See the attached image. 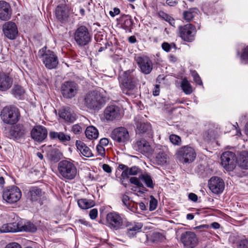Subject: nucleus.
I'll return each instance as SVG.
<instances>
[{
    "label": "nucleus",
    "mask_w": 248,
    "mask_h": 248,
    "mask_svg": "<svg viewBox=\"0 0 248 248\" xmlns=\"http://www.w3.org/2000/svg\"><path fill=\"white\" fill-rule=\"evenodd\" d=\"M130 175V174L128 169V170L123 171L121 174V177H122L123 179H125L128 178Z\"/></svg>",
    "instance_id": "obj_59"
},
{
    "label": "nucleus",
    "mask_w": 248,
    "mask_h": 248,
    "mask_svg": "<svg viewBox=\"0 0 248 248\" xmlns=\"http://www.w3.org/2000/svg\"><path fill=\"white\" fill-rule=\"evenodd\" d=\"M193 77L194 80L197 84H199L200 85L202 84V81L200 77H199V75L197 73H194L193 74Z\"/></svg>",
    "instance_id": "obj_52"
},
{
    "label": "nucleus",
    "mask_w": 248,
    "mask_h": 248,
    "mask_svg": "<svg viewBox=\"0 0 248 248\" xmlns=\"http://www.w3.org/2000/svg\"><path fill=\"white\" fill-rule=\"evenodd\" d=\"M120 12V10L118 8H114L113 11H109V15L112 17H114L115 16L118 15Z\"/></svg>",
    "instance_id": "obj_58"
},
{
    "label": "nucleus",
    "mask_w": 248,
    "mask_h": 248,
    "mask_svg": "<svg viewBox=\"0 0 248 248\" xmlns=\"http://www.w3.org/2000/svg\"><path fill=\"white\" fill-rule=\"evenodd\" d=\"M137 63L141 72L145 74H149L152 69L153 64L151 61L147 57L137 58Z\"/></svg>",
    "instance_id": "obj_20"
},
{
    "label": "nucleus",
    "mask_w": 248,
    "mask_h": 248,
    "mask_svg": "<svg viewBox=\"0 0 248 248\" xmlns=\"http://www.w3.org/2000/svg\"><path fill=\"white\" fill-rule=\"evenodd\" d=\"M11 14L10 4L5 1H0V19L3 21L9 20Z\"/></svg>",
    "instance_id": "obj_24"
},
{
    "label": "nucleus",
    "mask_w": 248,
    "mask_h": 248,
    "mask_svg": "<svg viewBox=\"0 0 248 248\" xmlns=\"http://www.w3.org/2000/svg\"><path fill=\"white\" fill-rule=\"evenodd\" d=\"M124 16L125 17V19L122 23V27L125 30L130 31L133 24V20L128 15H124Z\"/></svg>",
    "instance_id": "obj_43"
},
{
    "label": "nucleus",
    "mask_w": 248,
    "mask_h": 248,
    "mask_svg": "<svg viewBox=\"0 0 248 248\" xmlns=\"http://www.w3.org/2000/svg\"><path fill=\"white\" fill-rule=\"evenodd\" d=\"M74 39L78 46H85L91 42L92 34L86 27L81 26L76 30L74 33Z\"/></svg>",
    "instance_id": "obj_6"
},
{
    "label": "nucleus",
    "mask_w": 248,
    "mask_h": 248,
    "mask_svg": "<svg viewBox=\"0 0 248 248\" xmlns=\"http://www.w3.org/2000/svg\"><path fill=\"white\" fill-rule=\"evenodd\" d=\"M209 228V226L207 224L201 225L198 226H196L194 228V230H200L202 231V229H208Z\"/></svg>",
    "instance_id": "obj_62"
},
{
    "label": "nucleus",
    "mask_w": 248,
    "mask_h": 248,
    "mask_svg": "<svg viewBox=\"0 0 248 248\" xmlns=\"http://www.w3.org/2000/svg\"><path fill=\"white\" fill-rule=\"evenodd\" d=\"M13 79L6 74H0V91H5L11 88Z\"/></svg>",
    "instance_id": "obj_28"
},
{
    "label": "nucleus",
    "mask_w": 248,
    "mask_h": 248,
    "mask_svg": "<svg viewBox=\"0 0 248 248\" xmlns=\"http://www.w3.org/2000/svg\"><path fill=\"white\" fill-rule=\"evenodd\" d=\"M198 11V9L196 8H190L189 10L184 11L183 13L184 19L188 22L191 21L197 14Z\"/></svg>",
    "instance_id": "obj_35"
},
{
    "label": "nucleus",
    "mask_w": 248,
    "mask_h": 248,
    "mask_svg": "<svg viewBox=\"0 0 248 248\" xmlns=\"http://www.w3.org/2000/svg\"><path fill=\"white\" fill-rule=\"evenodd\" d=\"M181 239L185 246L190 248H195L198 242L195 233L189 231L183 233L181 235Z\"/></svg>",
    "instance_id": "obj_16"
},
{
    "label": "nucleus",
    "mask_w": 248,
    "mask_h": 248,
    "mask_svg": "<svg viewBox=\"0 0 248 248\" xmlns=\"http://www.w3.org/2000/svg\"><path fill=\"white\" fill-rule=\"evenodd\" d=\"M105 103V98L98 92H91L84 96V104L90 109L99 110Z\"/></svg>",
    "instance_id": "obj_2"
},
{
    "label": "nucleus",
    "mask_w": 248,
    "mask_h": 248,
    "mask_svg": "<svg viewBox=\"0 0 248 248\" xmlns=\"http://www.w3.org/2000/svg\"><path fill=\"white\" fill-rule=\"evenodd\" d=\"M238 164L242 169H248V152H242L238 160Z\"/></svg>",
    "instance_id": "obj_33"
},
{
    "label": "nucleus",
    "mask_w": 248,
    "mask_h": 248,
    "mask_svg": "<svg viewBox=\"0 0 248 248\" xmlns=\"http://www.w3.org/2000/svg\"><path fill=\"white\" fill-rule=\"evenodd\" d=\"M21 197V191L16 186L8 187L3 191V200L9 203L16 202L20 200Z\"/></svg>",
    "instance_id": "obj_8"
},
{
    "label": "nucleus",
    "mask_w": 248,
    "mask_h": 248,
    "mask_svg": "<svg viewBox=\"0 0 248 248\" xmlns=\"http://www.w3.org/2000/svg\"><path fill=\"white\" fill-rule=\"evenodd\" d=\"M102 168L105 172L108 173H110L112 171L111 167L106 164L103 165Z\"/></svg>",
    "instance_id": "obj_61"
},
{
    "label": "nucleus",
    "mask_w": 248,
    "mask_h": 248,
    "mask_svg": "<svg viewBox=\"0 0 248 248\" xmlns=\"http://www.w3.org/2000/svg\"><path fill=\"white\" fill-rule=\"evenodd\" d=\"M108 144V140L107 138H102L99 141V145L102 146H106Z\"/></svg>",
    "instance_id": "obj_60"
},
{
    "label": "nucleus",
    "mask_w": 248,
    "mask_h": 248,
    "mask_svg": "<svg viewBox=\"0 0 248 248\" xmlns=\"http://www.w3.org/2000/svg\"><path fill=\"white\" fill-rule=\"evenodd\" d=\"M38 55L42 58L43 62L47 69H54L58 66L59 60L57 56L54 52L47 50L46 46L39 51Z\"/></svg>",
    "instance_id": "obj_5"
},
{
    "label": "nucleus",
    "mask_w": 248,
    "mask_h": 248,
    "mask_svg": "<svg viewBox=\"0 0 248 248\" xmlns=\"http://www.w3.org/2000/svg\"><path fill=\"white\" fill-rule=\"evenodd\" d=\"M179 35L181 39L187 42H191L195 39L196 33L195 27L191 24H187L178 27Z\"/></svg>",
    "instance_id": "obj_7"
},
{
    "label": "nucleus",
    "mask_w": 248,
    "mask_h": 248,
    "mask_svg": "<svg viewBox=\"0 0 248 248\" xmlns=\"http://www.w3.org/2000/svg\"><path fill=\"white\" fill-rule=\"evenodd\" d=\"M96 150L98 154L102 156H104L105 155V150L104 146H101L99 144L97 145L96 146Z\"/></svg>",
    "instance_id": "obj_51"
},
{
    "label": "nucleus",
    "mask_w": 248,
    "mask_h": 248,
    "mask_svg": "<svg viewBox=\"0 0 248 248\" xmlns=\"http://www.w3.org/2000/svg\"><path fill=\"white\" fill-rule=\"evenodd\" d=\"M172 46H173V47L174 48L176 47L175 44L174 43H172L171 45H170L167 42H164L162 44V48L166 52H169Z\"/></svg>",
    "instance_id": "obj_46"
},
{
    "label": "nucleus",
    "mask_w": 248,
    "mask_h": 248,
    "mask_svg": "<svg viewBox=\"0 0 248 248\" xmlns=\"http://www.w3.org/2000/svg\"><path fill=\"white\" fill-rule=\"evenodd\" d=\"M241 58L243 60L248 61V46L243 50Z\"/></svg>",
    "instance_id": "obj_53"
},
{
    "label": "nucleus",
    "mask_w": 248,
    "mask_h": 248,
    "mask_svg": "<svg viewBox=\"0 0 248 248\" xmlns=\"http://www.w3.org/2000/svg\"><path fill=\"white\" fill-rule=\"evenodd\" d=\"M137 129L140 134H143L151 129V125L148 123H140L137 124Z\"/></svg>",
    "instance_id": "obj_40"
},
{
    "label": "nucleus",
    "mask_w": 248,
    "mask_h": 248,
    "mask_svg": "<svg viewBox=\"0 0 248 248\" xmlns=\"http://www.w3.org/2000/svg\"><path fill=\"white\" fill-rule=\"evenodd\" d=\"M59 116L65 121L70 123H73L76 119L74 114L69 107L62 108L59 111Z\"/></svg>",
    "instance_id": "obj_27"
},
{
    "label": "nucleus",
    "mask_w": 248,
    "mask_h": 248,
    "mask_svg": "<svg viewBox=\"0 0 248 248\" xmlns=\"http://www.w3.org/2000/svg\"><path fill=\"white\" fill-rule=\"evenodd\" d=\"M111 138L117 142L125 144L130 139V136L127 129L124 127L115 128L111 133Z\"/></svg>",
    "instance_id": "obj_9"
},
{
    "label": "nucleus",
    "mask_w": 248,
    "mask_h": 248,
    "mask_svg": "<svg viewBox=\"0 0 248 248\" xmlns=\"http://www.w3.org/2000/svg\"><path fill=\"white\" fill-rule=\"evenodd\" d=\"M62 93L64 98H72L77 93L78 85L74 81H65L62 86Z\"/></svg>",
    "instance_id": "obj_12"
},
{
    "label": "nucleus",
    "mask_w": 248,
    "mask_h": 248,
    "mask_svg": "<svg viewBox=\"0 0 248 248\" xmlns=\"http://www.w3.org/2000/svg\"><path fill=\"white\" fill-rule=\"evenodd\" d=\"M71 130L75 134H80L82 133V128L80 125L76 124L72 126Z\"/></svg>",
    "instance_id": "obj_47"
},
{
    "label": "nucleus",
    "mask_w": 248,
    "mask_h": 248,
    "mask_svg": "<svg viewBox=\"0 0 248 248\" xmlns=\"http://www.w3.org/2000/svg\"><path fill=\"white\" fill-rule=\"evenodd\" d=\"M157 201L153 196H151V200L149 203V210L152 211L155 210L157 207Z\"/></svg>",
    "instance_id": "obj_45"
},
{
    "label": "nucleus",
    "mask_w": 248,
    "mask_h": 248,
    "mask_svg": "<svg viewBox=\"0 0 248 248\" xmlns=\"http://www.w3.org/2000/svg\"><path fill=\"white\" fill-rule=\"evenodd\" d=\"M221 164L227 170L231 171L235 167L236 156L234 153L231 151L224 152L221 156Z\"/></svg>",
    "instance_id": "obj_11"
},
{
    "label": "nucleus",
    "mask_w": 248,
    "mask_h": 248,
    "mask_svg": "<svg viewBox=\"0 0 248 248\" xmlns=\"http://www.w3.org/2000/svg\"><path fill=\"white\" fill-rule=\"evenodd\" d=\"M5 248H21V247L18 244L14 242L8 244Z\"/></svg>",
    "instance_id": "obj_56"
},
{
    "label": "nucleus",
    "mask_w": 248,
    "mask_h": 248,
    "mask_svg": "<svg viewBox=\"0 0 248 248\" xmlns=\"http://www.w3.org/2000/svg\"><path fill=\"white\" fill-rule=\"evenodd\" d=\"M155 161L158 165H163L167 162V155L164 152L160 151L156 155Z\"/></svg>",
    "instance_id": "obj_36"
},
{
    "label": "nucleus",
    "mask_w": 248,
    "mask_h": 248,
    "mask_svg": "<svg viewBox=\"0 0 248 248\" xmlns=\"http://www.w3.org/2000/svg\"><path fill=\"white\" fill-rule=\"evenodd\" d=\"M160 90L159 88V85H156L155 88V89L154 90L153 92V94L154 96H157L159 94Z\"/></svg>",
    "instance_id": "obj_64"
},
{
    "label": "nucleus",
    "mask_w": 248,
    "mask_h": 248,
    "mask_svg": "<svg viewBox=\"0 0 248 248\" xmlns=\"http://www.w3.org/2000/svg\"><path fill=\"white\" fill-rule=\"evenodd\" d=\"M78 206L82 209H89L94 206L93 201L87 199H81L78 200Z\"/></svg>",
    "instance_id": "obj_34"
},
{
    "label": "nucleus",
    "mask_w": 248,
    "mask_h": 248,
    "mask_svg": "<svg viewBox=\"0 0 248 248\" xmlns=\"http://www.w3.org/2000/svg\"><path fill=\"white\" fill-rule=\"evenodd\" d=\"M188 198L192 202H196L198 200V196L193 193H190L188 195Z\"/></svg>",
    "instance_id": "obj_57"
},
{
    "label": "nucleus",
    "mask_w": 248,
    "mask_h": 248,
    "mask_svg": "<svg viewBox=\"0 0 248 248\" xmlns=\"http://www.w3.org/2000/svg\"><path fill=\"white\" fill-rule=\"evenodd\" d=\"M120 108L115 105L108 106L104 110V117L107 120L113 121L120 116Z\"/></svg>",
    "instance_id": "obj_21"
},
{
    "label": "nucleus",
    "mask_w": 248,
    "mask_h": 248,
    "mask_svg": "<svg viewBox=\"0 0 248 248\" xmlns=\"http://www.w3.org/2000/svg\"><path fill=\"white\" fill-rule=\"evenodd\" d=\"M98 215V211L96 209L93 208L90 211L89 216L92 219H94Z\"/></svg>",
    "instance_id": "obj_50"
},
{
    "label": "nucleus",
    "mask_w": 248,
    "mask_h": 248,
    "mask_svg": "<svg viewBox=\"0 0 248 248\" xmlns=\"http://www.w3.org/2000/svg\"><path fill=\"white\" fill-rule=\"evenodd\" d=\"M27 132V129L22 124H18L11 127L9 134L12 138L19 139L24 136Z\"/></svg>",
    "instance_id": "obj_25"
},
{
    "label": "nucleus",
    "mask_w": 248,
    "mask_h": 248,
    "mask_svg": "<svg viewBox=\"0 0 248 248\" xmlns=\"http://www.w3.org/2000/svg\"><path fill=\"white\" fill-rule=\"evenodd\" d=\"M129 171L130 175H136L140 172V169L136 166H133L131 168H129Z\"/></svg>",
    "instance_id": "obj_49"
},
{
    "label": "nucleus",
    "mask_w": 248,
    "mask_h": 248,
    "mask_svg": "<svg viewBox=\"0 0 248 248\" xmlns=\"http://www.w3.org/2000/svg\"><path fill=\"white\" fill-rule=\"evenodd\" d=\"M85 133L86 137L89 140L96 139L99 135L98 130L93 126H88Z\"/></svg>",
    "instance_id": "obj_32"
},
{
    "label": "nucleus",
    "mask_w": 248,
    "mask_h": 248,
    "mask_svg": "<svg viewBox=\"0 0 248 248\" xmlns=\"http://www.w3.org/2000/svg\"><path fill=\"white\" fill-rule=\"evenodd\" d=\"M133 147L136 151L142 154L148 153L151 151V147L149 143L144 139H138L133 144Z\"/></svg>",
    "instance_id": "obj_23"
},
{
    "label": "nucleus",
    "mask_w": 248,
    "mask_h": 248,
    "mask_svg": "<svg viewBox=\"0 0 248 248\" xmlns=\"http://www.w3.org/2000/svg\"><path fill=\"white\" fill-rule=\"evenodd\" d=\"M209 189L215 194H219L223 192L224 189V182L218 177H212L208 181Z\"/></svg>",
    "instance_id": "obj_15"
},
{
    "label": "nucleus",
    "mask_w": 248,
    "mask_h": 248,
    "mask_svg": "<svg viewBox=\"0 0 248 248\" xmlns=\"http://www.w3.org/2000/svg\"><path fill=\"white\" fill-rule=\"evenodd\" d=\"M46 200V194L42 191L41 187L36 186H32V202H37L40 206Z\"/></svg>",
    "instance_id": "obj_18"
},
{
    "label": "nucleus",
    "mask_w": 248,
    "mask_h": 248,
    "mask_svg": "<svg viewBox=\"0 0 248 248\" xmlns=\"http://www.w3.org/2000/svg\"><path fill=\"white\" fill-rule=\"evenodd\" d=\"M170 140L174 145H180L181 144V138L176 135L172 134L170 135Z\"/></svg>",
    "instance_id": "obj_44"
},
{
    "label": "nucleus",
    "mask_w": 248,
    "mask_h": 248,
    "mask_svg": "<svg viewBox=\"0 0 248 248\" xmlns=\"http://www.w3.org/2000/svg\"><path fill=\"white\" fill-rule=\"evenodd\" d=\"M237 248H248V240L244 239L237 243Z\"/></svg>",
    "instance_id": "obj_48"
},
{
    "label": "nucleus",
    "mask_w": 248,
    "mask_h": 248,
    "mask_svg": "<svg viewBox=\"0 0 248 248\" xmlns=\"http://www.w3.org/2000/svg\"><path fill=\"white\" fill-rule=\"evenodd\" d=\"M58 170L59 173L66 179L72 180L77 174V169L73 162L63 160L58 163Z\"/></svg>",
    "instance_id": "obj_4"
},
{
    "label": "nucleus",
    "mask_w": 248,
    "mask_h": 248,
    "mask_svg": "<svg viewBox=\"0 0 248 248\" xmlns=\"http://www.w3.org/2000/svg\"><path fill=\"white\" fill-rule=\"evenodd\" d=\"M143 224L140 222H127L126 224V235L129 238H134L141 232Z\"/></svg>",
    "instance_id": "obj_19"
},
{
    "label": "nucleus",
    "mask_w": 248,
    "mask_h": 248,
    "mask_svg": "<svg viewBox=\"0 0 248 248\" xmlns=\"http://www.w3.org/2000/svg\"><path fill=\"white\" fill-rule=\"evenodd\" d=\"M0 117L2 122L7 124H16L20 119L18 108L15 106H6L0 112Z\"/></svg>",
    "instance_id": "obj_3"
},
{
    "label": "nucleus",
    "mask_w": 248,
    "mask_h": 248,
    "mask_svg": "<svg viewBox=\"0 0 248 248\" xmlns=\"http://www.w3.org/2000/svg\"><path fill=\"white\" fill-rule=\"evenodd\" d=\"M181 87L183 91L186 94H190L192 93V88L186 79L184 78L182 80Z\"/></svg>",
    "instance_id": "obj_39"
},
{
    "label": "nucleus",
    "mask_w": 248,
    "mask_h": 248,
    "mask_svg": "<svg viewBox=\"0 0 248 248\" xmlns=\"http://www.w3.org/2000/svg\"><path fill=\"white\" fill-rule=\"evenodd\" d=\"M2 31L4 36L11 40L16 39L18 33L17 26L11 21L6 22L3 25Z\"/></svg>",
    "instance_id": "obj_14"
},
{
    "label": "nucleus",
    "mask_w": 248,
    "mask_h": 248,
    "mask_svg": "<svg viewBox=\"0 0 248 248\" xmlns=\"http://www.w3.org/2000/svg\"><path fill=\"white\" fill-rule=\"evenodd\" d=\"M55 15L57 19L62 23L68 20L69 13L67 6L64 4H60L55 9Z\"/></svg>",
    "instance_id": "obj_22"
},
{
    "label": "nucleus",
    "mask_w": 248,
    "mask_h": 248,
    "mask_svg": "<svg viewBox=\"0 0 248 248\" xmlns=\"http://www.w3.org/2000/svg\"><path fill=\"white\" fill-rule=\"evenodd\" d=\"M140 179H139V178H138L135 177H133L130 179V182L131 184L136 185L138 187H139L140 188H141V189L143 191L140 190L139 191V192L140 193H144V191H147V190L144 186L143 184L140 182Z\"/></svg>",
    "instance_id": "obj_42"
},
{
    "label": "nucleus",
    "mask_w": 248,
    "mask_h": 248,
    "mask_svg": "<svg viewBox=\"0 0 248 248\" xmlns=\"http://www.w3.org/2000/svg\"><path fill=\"white\" fill-rule=\"evenodd\" d=\"M159 16L162 18L164 19L165 20L167 21L169 20V18L170 17L168 14L165 13L163 11H159L158 12Z\"/></svg>",
    "instance_id": "obj_54"
},
{
    "label": "nucleus",
    "mask_w": 248,
    "mask_h": 248,
    "mask_svg": "<svg viewBox=\"0 0 248 248\" xmlns=\"http://www.w3.org/2000/svg\"><path fill=\"white\" fill-rule=\"evenodd\" d=\"M214 133L212 132H205L203 135V137L205 140H209L213 137Z\"/></svg>",
    "instance_id": "obj_55"
},
{
    "label": "nucleus",
    "mask_w": 248,
    "mask_h": 248,
    "mask_svg": "<svg viewBox=\"0 0 248 248\" xmlns=\"http://www.w3.org/2000/svg\"><path fill=\"white\" fill-rule=\"evenodd\" d=\"M133 70L124 71L119 76L120 86L123 93L128 95L134 94L137 79L132 74Z\"/></svg>",
    "instance_id": "obj_1"
},
{
    "label": "nucleus",
    "mask_w": 248,
    "mask_h": 248,
    "mask_svg": "<svg viewBox=\"0 0 248 248\" xmlns=\"http://www.w3.org/2000/svg\"><path fill=\"white\" fill-rule=\"evenodd\" d=\"M12 94L16 98L23 99L26 95L23 87L19 85H15L11 91Z\"/></svg>",
    "instance_id": "obj_31"
},
{
    "label": "nucleus",
    "mask_w": 248,
    "mask_h": 248,
    "mask_svg": "<svg viewBox=\"0 0 248 248\" xmlns=\"http://www.w3.org/2000/svg\"><path fill=\"white\" fill-rule=\"evenodd\" d=\"M76 145L78 149L80 151L83 156L86 157L93 156V155L91 150L84 142L80 140H77Z\"/></svg>",
    "instance_id": "obj_29"
},
{
    "label": "nucleus",
    "mask_w": 248,
    "mask_h": 248,
    "mask_svg": "<svg viewBox=\"0 0 248 248\" xmlns=\"http://www.w3.org/2000/svg\"><path fill=\"white\" fill-rule=\"evenodd\" d=\"M49 136L51 139H58L60 142L63 143L69 141L71 140L69 135H66L63 132L51 131L49 132Z\"/></svg>",
    "instance_id": "obj_30"
},
{
    "label": "nucleus",
    "mask_w": 248,
    "mask_h": 248,
    "mask_svg": "<svg viewBox=\"0 0 248 248\" xmlns=\"http://www.w3.org/2000/svg\"><path fill=\"white\" fill-rule=\"evenodd\" d=\"M14 223V226L17 229L16 232H30L31 230V223L29 221H26L25 220L18 219Z\"/></svg>",
    "instance_id": "obj_26"
},
{
    "label": "nucleus",
    "mask_w": 248,
    "mask_h": 248,
    "mask_svg": "<svg viewBox=\"0 0 248 248\" xmlns=\"http://www.w3.org/2000/svg\"><path fill=\"white\" fill-rule=\"evenodd\" d=\"M17 229L14 226V223H9L3 224L0 227V232L2 233L16 232V229Z\"/></svg>",
    "instance_id": "obj_38"
},
{
    "label": "nucleus",
    "mask_w": 248,
    "mask_h": 248,
    "mask_svg": "<svg viewBox=\"0 0 248 248\" xmlns=\"http://www.w3.org/2000/svg\"><path fill=\"white\" fill-rule=\"evenodd\" d=\"M139 179L142 180L146 186L150 188H153L154 185L152 177L148 174H142L139 176Z\"/></svg>",
    "instance_id": "obj_37"
},
{
    "label": "nucleus",
    "mask_w": 248,
    "mask_h": 248,
    "mask_svg": "<svg viewBox=\"0 0 248 248\" xmlns=\"http://www.w3.org/2000/svg\"><path fill=\"white\" fill-rule=\"evenodd\" d=\"M46 129L40 125L34 126L32 129V139L35 141L42 142L47 137Z\"/></svg>",
    "instance_id": "obj_17"
},
{
    "label": "nucleus",
    "mask_w": 248,
    "mask_h": 248,
    "mask_svg": "<svg viewBox=\"0 0 248 248\" xmlns=\"http://www.w3.org/2000/svg\"><path fill=\"white\" fill-rule=\"evenodd\" d=\"M177 155L180 160L185 163H191L196 157L194 149L188 146L181 147L178 151Z\"/></svg>",
    "instance_id": "obj_10"
},
{
    "label": "nucleus",
    "mask_w": 248,
    "mask_h": 248,
    "mask_svg": "<svg viewBox=\"0 0 248 248\" xmlns=\"http://www.w3.org/2000/svg\"><path fill=\"white\" fill-rule=\"evenodd\" d=\"M60 154L58 150H52L48 154V157L50 161L57 162L60 159Z\"/></svg>",
    "instance_id": "obj_41"
},
{
    "label": "nucleus",
    "mask_w": 248,
    "mask_h": 248,
    "mask_svg": "<svg viewBox=\"0 0 248 248\" xmlns=\"http://www.w3.org/2000/svg\"><path fill=\"white\" fill-rule=\"evenodd\" d=\"M107 220L109 227L114 230L121 229L124 226L122 217L115 212L108 213L107 216Z\"/></svg>",
    "instance_id": "obj_13"
},
{
    "label": "nucleus",
    "mask_w": 248,
    "mask_h": 248,
    "mask_svg": "<svg viewBox=\"0 0 248 248\" xmlns=\"http://www.w3.org/2000/svg\"><path fill=\"white\" fill-rule=\"evenodd\" d=\"M166 3L170 6H175L177 4V1L176 0H167Z\"/></svg>",
    "instance_id": "obj_63"
}]
</instances>
